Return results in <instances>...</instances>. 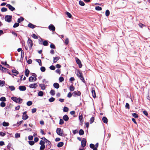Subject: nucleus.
<instances>
[{
	"label": "nucleus",
	"instance_id": "f257e3e1",
	"mask_svg": "<svg viewBox=\"0 0 150 150\" xmlns=\"http://www.w3.org/2000/svg\"><path fill=\"white\" fill-rule=\"evenodd\" d=\"M11 99L16 103L20 104L22 102L23 100L22 99L18 98L16 97H12Z\"/></svg>",
	"mask_w": 150,
	"mask_h": 150
},
{
	"label": "nucleus",
	"instance_id": "f03ea898",
	"mask_svg": "<svg viewBox=\"0 0 150 150\" xmlns=\"http://www.w3.org/2000/svg\"><path fill=\"white\" fill-rule=\"evenodd\" d=\"M76 74L77 76L80 78V79L84 83L85 81V80L84 79V78L82 75V73L81 72L79 71L78 70L76 71Z\"/></svg>",
	"mask_w": 150,
	"mask_h": 150
},
{
	"label": "nucleus",
	"instance_id": "7ed1b4c3",
	"mask_svg": "<svg viewBox=\"0 0 150 150\" xmlns=\"http://www.w3.org/2000/svg\"><path fill=\"white\" fill-rule=\"evenodd\" d=\"M12 18V16L6 15L5 17V20L7 22L9 23L11 22Z\"/></svg>",
	"mask_w": 150,
	"mask_h": 150
},
{
	"label": "nucleus",
	"instance_id": "20e7f679",
	"mask_svg": "<svg viewBox=\"0 0 150 150\" xmlns=\"http://www.w3.org/2000/svg\"><path fill=\"white\" fill-rule=\"evenodd\" d=\"M56 132L57 134L60 136H63L64 135L63 133L62 132V130L60 128H58L56 130Z\"/></svg>",
	"mask_w": 150,
	"mask_h": 150
},
{
	"label": "nucleus",
	"instance_id": "39448f33",
	"mask_svg": "<svg viewBox=\"0 0 150 150\" xmlns=\"http://www.w3.org/2000/svg\"><path fill=\"white\" fill-rule=\"evenodd\" d=\"M27 43L30 49V50L31 49L33 45V43L32 40L29 38L27 41Z\"/></svg>",
	"mask_w": 150,
	"mask_h": 150
},
{
	"label": "nucleus",
	"instance_id": "423d86ee",
	"mask_svg": "<svg viewBox=\"0 0 150 150\" xmlns=\"http://www.w3.org/2000/svg\"><path fill=\"white\" fill-rule=\"evenodd\" d=\"M75 60L77 64L79 66V67L80 68H81L82 65L81 61L77 57L75 58Z\"/></svg>",
	"mask_w": 150,
	"mask_h": 150
},
{
	"label": "nucleus",
	"instance_id": "0eeeda50",
	"mask_svg": "<svg viewBox=\"0 0 150 150\" xmlns=\"http://www.w3.org/2000/svg\"><path fill=\"white\" fill-rule=\"evenodd\" d=\"M35 77H33L32 76H30L29 79V81H35L37 80V78H36V75L35 74Z\"/></svg>",
	"mask_w": 150,
	"mask_h": 150
},
{
	"label": "nucleus",
	"instance_id": "6e6552de",
	"mask_svg": "<svg viewBox=\"0 0 150 150\" xmlns=\"http://www.w3.org/2000/svg\"><path fill=\"white\" fill-rule=\"evenodd\" d=\"M6 6L8 7L9 9L11 11H13L15 10V8L10 4H7Z\"/></svg>",
	"mask_w": 150,
	"mask_h": 150
},
{
	"label": "nucleus",
	"instance_id": "1a4fd4ad",
	"mask_svg": "<svg viewBox=\"0 0 150 150\" xmlns=\"http://www.w3.org/2000/svg\"><path fill=\"white\" fill-rule=\"evenodd\" d=\"M81 146L83 147H84L86 145V140L85 139L83 138L81 141Z\"/></svg>",
	"mask_w": 150,
	"mask_h": 150
},
{
	"label": "nucleus",
	"instance_id": "9d476101",
	"mask_svg": "<svg viewBox=\"0 0 150 150\" xmlns=\"http://www.w3.org/2000/svg\"><path fill=\"white\" fill-rule=\"evenodd\" d=\"M72 94L74 96H80L81 95V93L79 91H75Z\"/></svg>",
	"mask_w": 150,
	"mask_h": 150
},
{
	"label": "nucleus",
	"instance_id": "9b49d317",
	"mask_svg": "<svg viewBox=\"0 0 150 150\" xmlns=\"http://www.w3.org/2000/svg\"><path fill=\"white\" fill-rule=\"evenodd\" d=\"M39 86L41 87V89L44 90L46 88L47 86L44 84H40Z\"/></svg>",
	"mask_w": 150,
	"mask_h": 150
},
{
	"label": "nucleus",
	"instance_id": "f8f14e48",
	"mask_svg": "<svg viewBox=\"0 0 150 150\" xmlns=\"http://www.w3.org/2000/svg\"><path fill=\"white\" fill-rule=\"evenodd\" d=\"M37 84L36 83H34L33 84H30L29 87L31 88H35L37 86Z\"/></svg>",
	"mask_w": 150,
	"mask_h": 150
},
{
	"label": "nucleus",
	"instance_id": "ddd939ff",
	"mask_svg": "<svg viewBox=\"0 0 150 150\" xmlns=\"http://www.w3.org/2000/svg\"><path fill=\"white\" fill-rule=\"evenodd\" d=\"M49 29L52 31H54L55 30V27L52 24L50 25L48 27Z\"/></svg>",
	"mask_w": 150,
	"mask_h": 150
},
{
	"label": "nucleus",
	"instance_id": "4468645a",
	"mask_svg": "<svg viewBox=\"0 0 150 150\" xmlns=\"http://www.w3.org/2000/svg\"><path fill=\"white\" fill-rule=\"evenodd\" d=\"M18 88L21 91H25L26 90V87L23 86H19Z\"/></svg>",
	"mask_w": 150,
	"mask_h": 150
},
{
	"label": "nucleus",
	"instance_id": "2eb2a0df",
	"mask_svg": "<svg viewBox=\"0 0 150 150\" xmlns=\"http://www.w3.org/2000/svg\"><path fill=\"white\" fill-rule=\"evenodd\" d=\"M41 139L45 141V143L47 144V145H50L51 144V142L47 139H46L45 138L43 137L41 138Z\"/></svg>",
	"mask_w": 150,
	"mask_h": 150
},
{
	"label": "nucleus",
	"instance_id": "dca6fc26",
	"mask_svg": "<svg viewBox=\"0 0 150 150\" xmlns=\"http://www.w3.org/2000/svg\"><path fill=\"white\" fill-rule=\"evenodd\" d=\"M12 72L13 73V75L15 76H16L18 73V72L17 71L14 69L12 70Z\"/></svg>",
	"mask_w": 150,
	"mask_h": 150
},
{
	"label": "nucleus",
	"instance_id": "f3484780",
	"mask_svg": "<svg viewBox=\"0 0 150 150\" xmlns=\"http://www.w3.org/2000/svg\"><path fill=\"white\" fill-rule=\"evenodd\" d=\"M53 86L54 88L58 89L59 87V84L57 83H54L53 84Z\"/></svg>",
	"mask_w": 150,
	"mask_h": 150
},
{
	"label": "nucleus",
	"instance_id": "a211bd4d",
	"mask_svg": "<svg viewBox=\"0 0 150 150\" xmlns=\"http://www.w3.org/2000/svg\"><path fill=\"white\" fill-rule=\"evenodd\" d=\"M63 119L65 121H67L69 120V118L67 115H65L63 116Z\"/></svg>",
	"mask_w": 150,
	"mask_h": 150
},
{
	"label": "nucleus",
	"instance_id": "6ab92c4d",
	"mask_svg": "<svg viewBox=\"0 0 150 150\" xmlns=\"http://www.w3.org/2000/svg\"><path fill=\"white\" fill-rule=\"evenodd\" d=\"M59 59V57H55L53 58V62L54 63H56L57 61Z\"/></svg>",
	"mask_w": 150,
	"mask_h": 150
},
{
	"label": "nucleus",
	"instance_id": "aec40b11",
	"mask_svg": "<svg viewBox=\"0 0 150 150\" xmlns=\"http://www.w3.org/2000/svg\"><path fill=\"white\" fill-rule=\"evenodd\" d=\"M24 20V18L22 17H21L18 19L17 22L19 24L21 22L23 21Z\"/></svg>",
	"mask_w": 150,
	"mask_h": 150
},
{
	"label": "nucleus",
	"instance_id": "412c9836",
	"mask_svg": "<svg viewBox=\"0 0 150 150\" xmlns=\"http://www.w3.org/2000/svg\"><path fill=\"white\" fill-rule=\"evenodd\" d=\"M83 115L82 114H79V119L81 122L82 123L83 122Z\"/></svg>",
	"mask_w": 150,
	"mask_h": 150
},
{
	"label": "nucleus",
	"instance_id": "4be33fe9",
	"mask_svg": "<svg viewBox=\"0 0 150 150\" xmlns=\"http://www.w3.org/2000/svg\"><path fill=\"white\" fill-rule=\"evenodd\" d=\"M28 26L32 28H34L35 27V26L31 23H29L28 25Z\"/></svg>",
	"mask_w": 150,
	"mask_h": 150
},
{
	"label": "nucleus",
	"instance_id": "5701e85b",
	"mask_svg": "<svg viewBox=\"0 0 150 150\" xmlns=\"http://www.w3.org/2000/svg\"><path fill=\"white\" fill-rule=\"evenodd\" d=\"M29 72L30 71L28 69H27L25 70V74L26 76L28 77V76Z\"/></svg>",
	"mask_w": 150,
	"mask_h": 150
},
{
	"label": "nucleus",
	"instance_id": "b1692460",
	"mask_svg": "<svg viewBox=\"0 0 150 150\" xmlns=\"http://www.w3.org/2000/svg\"><path fill=\"white\" fill-rule=\"evenodd\" d=\"M63 144L64 143L63 142H59L57 146L58 147H61L63 146Z\"/></svg>",
	"mask_w": 150,
	"mask_h": 150
},
{
	"label": "nucleus",
	"instance_id": "393cba45",
	"mask_svg": "<svg viewBox=\"0 0 150 150\" xmlns=\"http://www.w3.org/2000/svg\"><path fill=\"white\" fill-rule=\"evenodd\" d=\"M5 82L4 81H1L0 80V86H3L4 84H5Z\"/></svg>",
	"mask_w": 150,
	"mask_h": 150
},
{
	"label": "nucleus",
	"instance_id": "a878e982",
	"mask_svg": "<svg viewBox=\"0 0 150 150\" xmlns=\"http://www.w3.org/2000/svg\"><path fill=\"white\" fill-rule=\"evenodd\" d=\"M91 93L92 94V96L93 98H95L96 97V94L95 91L94 90L92 89L91 91Z\"/></svg>",
	"mask_w": 150,
	"mask_h": 150
},
{
	"label": "nucleus",
	"instance_id": "bb28decb",
	"mask_svg": "<svg viewBox=\"0 0 150 150\" xmlns=\"http://www.w3.org/2000/svg\"><path fill=\"white\" fill-rule=\"evenodd\" d=\"M7 69L6 68L3 67L0 64V70L3 71H6Z\"/></svg>",
	"mask_w": 150,
	"mask_h": 150
},
{
	"label": "nucleus",
	"instance_id": "cd10ccee",
	"mask_svg": "<svg viewBox=\"0 0 150 150\" xmlns=\"http://www.w3.org/2000/svg\"><path fill=\"white\" fill-rule=\"evenodd\" d=\"M110 14V12L109 10H107L105 12V15L107 17L109 16Z\"/></svg>",
	"mask_w": 150,
	"mask_h": 150
},
{
	"label": "nucleus",
	"instance_id": "c85d7f7f",
	"mask_svg": "<svg viewBox=\"0 0 150 150\" xmlns=\"http://www.w3.org/2000/svg\"><path fill=\"white\" fill-rule=\"evenodd\" d=\"M3 125L4 127H7L9 126V123L5 122H4L3 123Z\"/></svg>",
	"mask_w": 150,
	"mask_h": 150
},
{
	"label": "nucleus",
	"instance_id": "c756f323",
	"mask_svg": "<svg viewBox=\"0 0 150 150\" xmlns=\"http://www.w3.org/2000/svg\"><path fill=\"white\" fill-rule=\"evenodd\" d=\"M108 122V120L107 118L105 116H104V123L105 124H107Z\"/></svg>",
	"mask_w": 150,
	"mask_h": 150
},
{
	"label": "nucleus",
	"instance_id": "7c9ffc66",
	"mask_svg": "<svg viewBox=\"0 0 150 150\" xmlns=\"http://www.w3.org/2000/svg\"><path fill=\"white\" fill-rule=\"evenodd\" d=\"M28 118V116L26 114L25 115H23L22 119L23 120H26Z\"/></svg>",
	"mask_w": 150,
	"mask_h": 150
},
{
	"label": "nucleus",
	"instance_id": "2f4dec72",
	"mask_svg": "<svg viewBox=\"0 0 150 150\" xmlns=\"http://www.w3.org/2000/svg\"><path fill=\"white\" fill-rule=\"evenodd\" d=\"M50 93L52 96H54L55 94V91L54 90H51L50 92Z\"/></svg>",
	"mask_w": 150,
	"mask_h": 150
},
{
	"label": "nucleus",
	"instance_id": "473e14b6",
	"mask_svg": "<svg viewBox=\"0 0 150 150\" xmlns=\"http://www.w3.org/2000/svg\"><path fill=\"white\" fill-rule=\"evenodd\" d=\"M65 14L67 15L68 17L69 18H71V16H72V15H71V14L70 13H69V12H65Z\"/></svg>",
	"mask_w": 150,
	"mask_h": 150
},
{
	"label": "nucleus",
	"instance_id": "72a5a7b5",
	"mask_svg": "<svg viewBox=\"0 0 150 150\" xmlns=\"http://www.w3.org/2000/svg\"><path fill=\"white\" fill-rule=\"evenodd\" d=\"M42 44L43 45L45 46H47L48 45V43L47 41V40H45L43 41L42 42Z\"/></svg>",
	"mask_w": 150,
	"mask_h": 150
},
{
	"label": "nucleus",
	"instance_id": "f704fd0d",
	"mask_svg": "<svg viewBox=\"0 0 150 150\" xmlns=\"http://www.w3.org/2000/svg\"><path fill=\"white\" fill-rule=\"evenodd\" d=\"M79 134L80 135H83L84 134L83 130L82 129H81L79 131Z\"/></svg>",
	"mask_w": 150,
	"mask_h": 150
},
{
	"label": "nucleus",
	"instance_id": "c9c22d12",
	"mask_svg": "<svg viewBox=\"0 0 150 150\" xmlns=\"http://www.w3.org/2000/svg\"><path fill=\"white\" fill-rule=\"evenodd\" d=\"M43 95V92L42 91H40L38 93V96H42Z\"/></svg>",
	"mask_w": 150,
	"mask_h": 150
},
{
	"label": "nucleus",
	"instance_id": "e433bc0d",
	"mask_svg": "<svg viewBox=\"0 0 150 150\" xmlns=\"http://www.w3.org/2000/svg\"><path fill=\"white\" fill-rule=\"evenodd\" d=\"M9 88L11 91H14L15 90V88L13 86H9Z\"/></svg>",
	"mask_w": 150,
	"mask_h": 150
},
{
	"label": "nucleus",
	"instance_id": "4c0bfd02",
	"mask_svg": "<svg viewBox=\"0 0 150 150\" xmlns=\"http://www.w3.org/2000/svg\"><path fill=\"white\" fill-rule=\"evenodd\" d=\"M132 115L135 118H138V115L136 113H132Z\"/></svg>",
	"mask_w": 150,
	"mask_h": 150
},
{
	"label": "nucleus",
	"instance_id": "58836bf2",
	"mask_svg": "<svg viewBox=\"0 0 150 150\" xmlns=\"http://www.w3.org/2000/svg\"><path fill=\"white\" fill-rule=\"evenodd\" d=\"M74 86L72 85H71L70 86L69 89L70 91H73L74 90Z\"/></svg>",
	"mask_w": 150,
	"mask_h": 150
},
{
	"label": "nucleus",
	"instance_id": "ea45409f",
	"mask_svg": "<svg viewBox=\"0 0 150 150\" xmlns=\"http://www.w3.org/2000/svg\"><path fill=\"white\" fill-rule=\"evenodd\" d=\"M0 100L2 102L5 101H6V98L4 97H2L0 98Z\"/></svg>",
	"mask_w": 150,
	"mask_h": 150
},
{
	"label": "nucleus",
	"instance_id": "a19ab883",
	"mask_svg": "<svg viewBox=\"0 0 150 150\" xmlns=\"http://www.w3.org/2000/svg\"><path fill=\"white\" fill-rule=\"evenodd\" d=\"M55 99L53 97H51L49 99V101L50 102H52L54 101Z\"/></svg>",
	"mask_w": 150,
	"mask_h": 150
},
{
	"label": "nucleus",
	"instance_id": "79ce46f5",
	"mask_svg": "<svg viewBox=\"0 0 150 150\" xmlns=\"http://www.w3.org/2000/svg\"><path fill=\"white\" fill-rule=\"evenodd\" d=\"M94 120V117H92L91 119L90 120V124H92Z\"/></svg>",
	"mask_w": 150,
	"mask_h": 150
},
{
	"label": "nucleus",
	"instance_id": "37998d69",
	"mask_svg": "<svg viewBox=\"0 0 150 150\" xmlns=\"http://www.w3.org/2000/svg\"><path fill=\"white\" fill-rule=\"evenodd\" d=\"M28 143L31 146L33 145L35 143L33 141H28Z\"/></svg>",
	"mask_w": 150,
	"mask_h": 150
},
{
	"label": "nucleus",
	"instance_id": "c03bdc74",
	"mask_svg": "<svg viewBox=\"0 0 150 150\" xmlns=\"http://www.w3.org/2000/svg\"><path fill=\"white\" fill-rule=\"evenodd\" d=\"M95 9L96 10L100 11V10H102V8L101 7H100L99 6H96V7Z\"/></svg>",
	"mask_w": 150,
	"mask_h": 150
},
{
	"label": "nucleus",
	"instance_id": "a18cd8bd",
	"mask_svg": "<svg viewBox=\"0 0 150 150\" xmlns=\"http://www.w3.org/2000/svg\"><path fill=\"white\" fill-rule=\"evenodd\" d=\"M79 3L81 6H84L85 5L84 3L81 1H80L79 2Z\"/></svg>",
	"mask_w": 150,
	"mask_h": 150
},
{
	"label": "nucleus",
	"instance_id": "49530a36",
	"mask_svg": "<svg viewBox=\"0 0 150 150\" xmlns=\"http://www.w3.org/2000/svg\"><path fill=\"white\" fill-rule=\"evenodd\" d=\"M36 61L38 63L39 65L40 66H42V64L40 59H36Z\"/></svg>",
	"mask_w": 150,
	"mask_h": 150
},
{
	"label": "nucleus",
	"instance_id": "de8ad7c7",
	"mask_svg": "<svg viewBox=\"0 0 150 150\" xmlns=\"http://www.w3.org/2000/svg\"><path fill=\"white\" fill-rule=\"evenodd\" d=\"M7 10V9L5 7H3L1 9V11L2 12L6 11Z\"/></svg>",
	"mask_w": 150,
	"mask_h": 150
},
{
	"label": "nucleus",
	"instance_id": "09e8293b",
	"mask_svg": "<svg viewBox=\"0 0 150 150\" xmlns=\"http://www.w3.org/2000/svg\"><path fill=\"white\" fill-rule=\"evenodd\" d=\"M0 105L1 107H4L6 106V103L3 102H2L0 103Z\"/></svg>",
	"mask_w": 150,
	"mask_h": 150
},
{
	"label": "nucleus",
	"instance_id": "8fccbe9b",
	"mask_svg": "<svg viewBox=\"0 0 150 150\" xmlns=\"http://www.w3.org/2000/svg\"><path fill=\"white\" fill-rule=\"evenodd\" d=\"M68 110H69V109L67 107H65L64 108V109H63V111L64 112H67L68 111Z\"/></svg>",
	"mask_w": 150,
	"mask_h": 150
},
{
	"label": "nucleus",
	"instance_id": "3c124183",
	"mask_svg": "<svg viewBox=\"0 0 150 150\" xmlns=\"http://www.w3.org/2000/svg\"><path fill=\"white\" fill-rule=\"evenodd\" d=\"M20 137V135L19 133H16L15 134V137L16 138H18Z\"/></svg>",
	"mask_w": 150,
	"mask_h": 150
},
{
	"label": "nucleus",
	"instance_id": "603ef678",
	"mask_svg": "<svg viewBox=\"0 0 150 150\" xmlns=\"http://www.w3.org/2000/svg\"><path fill=\"white\" fill-rule=\"evenodd\" d=\"M32 104V102L31 101H28L27 103V105L28 106L31 105Z\"/></svg>",
	"mask_w": 150,
	"mask_h": 150
},
{
	"label": "nucleus",
	"instance_id": "864d4df0",
	"mask_svg": "<svg viewBox=\"0 0 150 150\" xmlns=\"http://www.w3.org/2000/svg\"><path fill=\"white\" fill-rule=\"evenodd\" d=\"M19 25V24L18 23H15L13 25V28H16L18 27Z\"/></svg>",
	"mask_w": 150,
	"mask_h": 150
},
{
	"label": "nucleus",
	"instance_id": "5fc2aeb1",
	"mask_svg": "<svg viewBox=\"0 0 150 150\" xmlns=\"http://www.w3.org/2000/svg\"><path fill=\"white\" fill-rule=\"evenodd\" d=\"M125 108H127L128 109H129V105L128 103H126L125 105Z\"/></svg>",
	"mask_w": 150,
	"mask_h": 150
},
{
	"label": "nucleus",
	"instance_id": "6e6d98bb",
	"mask_svg": "<svg viewBox=\"0 0 150 150\" xmlns=\"http://www.w3.org/2000/svg\"><path fill=\"white\" fill-rule=\"evenodd\" d=\"M32 37L34 39H37L38 38V37L35 34H33Z\"/></svg>",
	"mask_w": 150,
	"mask_h": 150
},
{
	"label": "nucleus",
	"instance_id": "4d7b16f0",
	"mask_svg": "<svg viewBox=\"0 0 150 150\" xmlns=\"http://www.w3.org/2000/svg\"><path fill=\"white\" fill-rule=\"evenodd\" d=\"M40 70L42 72H44L45 71V68L44 67H42L40 68Z\"/></svg>",
	"mask_w": 150,
	"mask_h": 150
},
{
	"label": "nucleus",
	"instance_id": "13d9d810",
	"mask_svg": "<svg viewBox=\"0 0 150 150\" xmlns=\"http://www.w3.org/2000/svg\"><path fill=\"white\" fill-rule=\"evenodd\" d=\"M50 68L51 70H54L55 69V67L54 66L52 65L50 67Z\"/></svg>",
	"mask_w": 150,
	"mask_h": 150
},
{
	"label": "nucleus",
	"instance_id": "bf43d9fd",
	"mask_svg": "<svg viewBox=\"0 0 150 150\" xmlns=\"http://www.w3.org/2000/svg\"><path fill=\"white\" fill-rule=\"evenodd\" d=\"M64 79L62 77H60L59 78V81L60 82H62L64 81Z\"/></svg>",
	"mask_w": 150,
	"mask_h": 150
},
{
	"label": "nucleus",
	"instance_id": "052dcab7",
	"mask_svg": "<svg viewBox=\"0 0 150 150\" xmlns=\"http://www.w3.org/2000/svg\"><path fill=\"white\" fill-rule=\"evenodd\" d=\"M64 123V121L62 119H60L59 120V124L60 125H62Z\"/></svg>",
	"mask_w": 150,
	"mask_h": 150
},
{
	"label": "nucleus",
	"instance_id": "680f3d73",
	"mask_svg": "<svg viewBox=\"0 0 150 150\" xmlns=\"http://www.w3.org/2000/svg\"><path fill=\"white\" fill-rule=\"evenodd\" d=\"M143 113L146 116H147L148 115L147 112L146 110L144 111H143Z\"/></svg>",
	"mask_w": 150,
	"mask_h": 150
},
{
	"label": "nucleus",
	"instance_id": "e2e57ef3",
	"mask_svg": "<svg viewBox=\"0 0 150 150\" xmlns=\"http://www.w3.org/2000/svg\"><path fill=\"white\" fill-rule=\"evenodd\" d=\"M5 135V133L3 132H0V136L3 137Z\"/></svg>",
	"mask_w": 150,
	"mask_h": 150
},
{
	"label": "nucleus",
	"instance_id": "0e129e2a",
	"mask_svg": "<svg viewBox=\"0 0 150 150\" xmlns=\"http://www.w3.org/2000/svg\"><path fill=\"white\" fill-rule=\"evenodd\" d=\"M45 142L42 140H41L40 142V144L41 145H44Z\"/></svg>",
	"mask_w": 150,
	"mask_h": 150
},
{
	"label": "nucleus",
	"instance_id": "69168bd1",
	"mask_svg": "<svg viewBox=\"0 0 150 150\" xmlns=\"http://www.w3.org/2000/svg\"><path fill=\"white\" fill-rule=\"evenodd\" d=\"M90 147L92 149H93L95 147L94 145L92 144H90Z\"/></svg>",
	"mask_w": 150,
	"mask_h": 150
},
{
	"label": "nucleus",
	"instance_id": "338daca9",
	"mask_svg": "<svg viewBox=\"0 0 150 150\" xmlns=\"http://www.w3.org/2000/svg\"><path fill=\"white\" fill-rule=\"evenodd\" d=\"M45 145H41V146L40 148V149L41 150H43L45 149Z\"/></svg>",
	"mask_w": 150,
	"mask_h": 150
},
{
	"label": "nucleus",
	"instance_id": "774afa93",
	"mask_svg": "<svg viewBox=\"0 0 150 150\" xmlns=\"http://www.w3.org/2000/svg\"><path fill=\"white\" fill-rule=\"evenodd\" d=\"M33 136H29L28 137V139L30 140H32L33 139Z\"/></svg>",
	"mask_w": 150,
	"mask_h": 150
}]
</instances>
